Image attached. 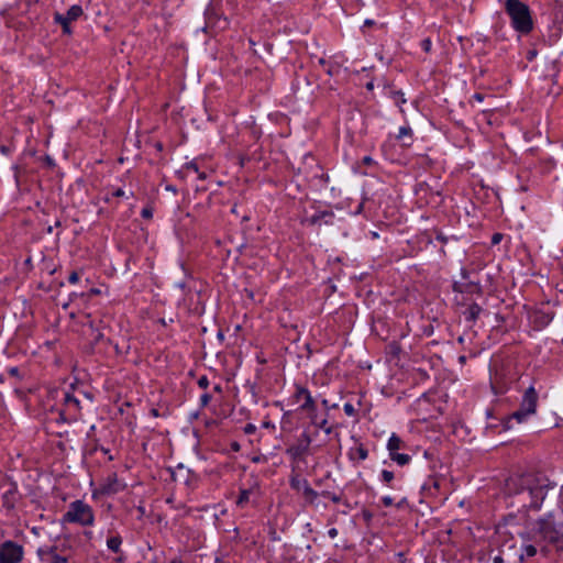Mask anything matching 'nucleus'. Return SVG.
Listing matches in <instances>:
<instances>
[{
  "label": "nucleus",
  "instance_id": "39448f33",
  "mask_svg": "<svg viewBox=\"0 0 563 563\" xmlns=\"http://www.w3.org/2000/svg\"><path fill=\"white\" fill-rule=\"evenodd\" d=\"M538 533L539 536L554 544L558 549H563V528H558L553 522L549 520H541L539 523Z\"/></svg>",
  "mask_w": 563,
  "mask_h": 563
},
{
  "label": "nucleus",
  "instance_id": "393cba45",
  "mask_svg": "<svg viewBox=\"0 0 563 563\" xmlns=\"http://www.w3.org/2000/svg\"><path fill=\"white\" fill-rule=\"evenodd\" d=\"M523 551H525V554L527 556L531 558V556L536 555L537 548L534 545H532V544H528V545L525 547Z\"/></svg>",
  "mask_w": 563,
  "mask_h": 563
},
{
  "label": "nucleus",
  "instance_id": "c85d7f7f",
  "mask_svg": "<svg viewBox=\"0 0 563 563\" xmlns=\"http://www.w3.org/2000/svg\"><path fill=\"white\" fill-rule=\"evenodd\" d=\"M291 486L300 492H302V481L298 478L291 479Z\"/></svg>",
  "mask_w": 563,
  "mask_h": 563
},
{
  "label": "nucleus",
  "instance_id": "f8f14e48",
  "mask_svg": "<svg viewBox=\"0 0 563 563\" xmlns=\"http://www.w3.org/2000/svg\"><path fill=\"white\" fill-rule=\"evenodd\" d=\"M405 448V442L396 434L393 433L387 442V449L389 451V456L397 453L398 450Z\"/></svg>",
  "mask_w": 563,
  "mask_h": 563
},
{
  "label": "nucleus",
  "instance_id": "5701e85b",
  "mask_svg": "<svg viewBox=\"0 0 563 563\" xmlns=\"http://www.w3.org/2000/svg\"><path fill=\"white\" fill-rule=\"evenodd\" d=\"M313 423H314L318 428L322 429L327 434H330V433L332 432V427L328 426V421H327V419H323V420H322V421H320V422H316V421H313Z\"/></svg>",
  "mask_w": 563,
  "mask_h": 563
},
{
  "label": "nucleus",
  "instance_id": "c9c22d12",
  "mask_svg": "<svg viewBox=\"0 0 563 563\" xmlns=\"http://www.w3.org/2000/svg\"><path fill=\"white\" fill-rule=\"evenodd\" d=\"M69 283L76 284L79 280V275L77 272H73L68 277Z\"/></svg>",
  "mask_w": 563,
  "mask_h": 563
},
{
  "label": "nucleus",
  "instance_id": "2f4dec72",
  "mask_svg": "<svg viewBox=\"0 0 563 563\" xmlns=\"http://www.w3.org/2000/svg\"><path fill=\"white\" fill-rule=\"evenodd\" d=\"M211 396L209 394H203L200 397L201 406L206 407L210 402Z\"/></svg>",
  "mask_w": 563,
  "mask_h": 563
},
{
  "label": "nucleus",
  "instance_id": "a19ab883",
  "mask_svg": "<svg viewBox=\"0 0 563 563\" xmlns=\"http://www.w3.org/2000/svg\"><path fill=\"white\" fill-rule=\"evenodd\" d=\"M328 534L330 538H335L338 536V530L335 528H331L329 531H328Z\"/></svg>",
  "mask_w": 563,
  "mask_h": 563
},
{
  "label": "nucleus",
  "instance_id": "37998d69",
  "mask_svg": "<svg viewBox=\"0 0 563 563\" xmlns=\"http://www.w3.org/2000/svg\"><path fill=\"white\" fill-rule=\"evenodd\" d=\"M113 196H115V197H122V196H124V191H123L121 188H119V189H117V190L113 192Z\"/></svg>",
  "mask_w": 563,
  "mask_h": 563
},
{
  "label": "nucleus",
  "instance_id": "9b49d317",
  "mask_svg": "<svg viewBox=\"0 0 563 563\" xmlns=\"http://www.w3.org/2000/svg\"><path fill=\"white\" fill-rule=\"evenodd\" d=\"M123 488H124V485L118 481L115 475H113L112 477H109L108 482L102 486V493L112 495V494L119 493Z\"/></svg>",
  "mask_w": 563,
  "mask_h": 563
},
{
  "label": "nucleus",
  "instance_id": "49530a36",
  "mask_svg": "<svg viewBox=\"0 0 563 563\" xmlns=\"http://www.w3.org/2000/svg\"><path fill=\"white\" fill-rule=\"evenodd\" d=\"M366 88H367L368 90H373V89H374V84H373L372 81H371V82H367V84H366Z\"/></svg>",
  "mask_w": 563,
  "mask_h": 563
},
{
  "label": "nucleus",
  "instance_id": "4d7b16f0",
  "mask_svg": "<svg viewBox=\"0 0 563 563\" xmlns=\"http://www.w3.org/2000/svg\"><path fill=\"white\" fill-rule=\"evenodd\" d=\"M561 495H562V497H563V486H562Z\"/></svg>",
  "mask_w": 563,
  "mask_h": 563
},
{
  "label": "nucleus",
  "instance_id": "6e6552de",
  "mask_svg": "<svg viewBox=\"0 0 563 563\" xmlns=\"http://www.w3.org/2000/svg\"><path fill=\"white\" fill-rule=\"evenodd\" d=\"M82 14V9L80 5H71L66 14L57 13L55 15V21L63 26L64 33H70V22L77 20Z\"/></svg>",
  "mask_w": 563,
  "mask_h": 563
},
{
  "label": "nucleus",
  "instance_id": "412c9836",
  "mask_svg": "<svg viewBox=\"0 0 563 563\" xmlns=\"http://www.w3.org/2000/svg\"><path fill=\"white\" fill-rule=\"evenodd\" d=\"M52 555V563H68L67 559L56 553V548L53 547L48 552Z\"/></svg>",
  "mask_w": 563,
  "mask_h": 563
},
{
  "label": "nucleus",
  "instance_id": "9d476101",
  "mask_svg": "<svg viewBox=\"0 0 563 563\" xmlns=\"http://www.w3.org/2000/svg\"><path fill=\"white\" fill-rule=\"evenodd\" d=\"M2 487L5 488L1 496L2 506L7 509H12L16 501L18 487L14 483L9 482L8 479H3Z\"/></svg>",
  "mask_w": 563,
  "mask_h": 563
},
{
  "label": "nucleus",
  "instance_id": "2eb2a0df",
  "mask_svg": "<svg viewBox=\"0 0 563 563\" xmlns=\"http://www.w3.org/2000/svg\"><path fill=\"white\" fill-rule=\"evenodd\" d=\"M64 404L66 406V411H70L71 409L77 410L79 408V399L74 395L65 393Z\"/></svg>",
  "mask_w": 563,
  "mask_h": 563
},
{
  "label": "nucleus",
  "instance_id": "f704fd0d",
  "mask_svg": "<svg viewBox=\"0 0 563 563\" xmlns=\"http://www.w3.org/2000/svg\"><path fill=\"white\" fill-rule=\"evenodd\" d=\"M382 503L385 507H390L394 504V500L390 496H385L382 498Z\"/></svg>",
  "mask_w": 563,
  "mask_h": 563
},
{
  "label": "nucleus",
  "instance_id": "4468645a",
  "mask_svg": "<svg viewBox=\"0 0 563 563\" xmlns=\"http://www.w3.org/2000/svg\"><path fill=\"white\" fill-rule=\"evenodd\" d=\"M482 312V308L477 303H472L468 306V308L465 311V318L468 321H475L479 313Z\"/></svg>",
  "mask_w": 563,
  "mask_h": 563
},
{
  "label": "nucleus",
  "instance_id": "423d86ee",
  "mask_svg": "<svg viewBox=\"0 0 563 563\" xmlns=\"http://www.w3.org/2000/svg\"><path fill=\"white\" fill-rule=\"evenodd\" d=\"M23 558V548L13 541L0 545V563H19Z\"/></svg>",
  "mask_w": 563,
  "mask_h": 563
},
{
  "label": "nucleus",
  "instance_id": "09e8293b",
  "mask_svg": "<svg viewBox=\"0 0 563 563\" xmlns=\"http://www.w3.org/2000/svg\"><path fill=\"white\" fill-rule=\"evenodd\" d=\"M364 163L365 164H371L372 163V158L368 157V156L364 157Z\"/></svg>",
  "mask_w": 563,
  "mask_h": 563
},
{
  "label": "nucleus",
  "instance_id": "e433bc0d",
  "mask_svg": "<svg viewBox=\"0 0 563 563\" xmlns=\"http://www.w3.org/2000/svg\"><path fill=\"white\" fill-rule=\"evenodd\" d=\"M186 169H187V170H192V172H195V173H199V170H198V166H197V164H196V163H194V162L188 163V164L186 165Z\"/></svg>",
  "mask_w": 563,
  "mask_h": 563
},
{
  "label": "nucleus",
  "instance_id": "a18cd8bd",
  "mask_svg": "<svg viewBox=\"0 0 563 563\" xmlns=\"http://www.w3.org/2000/svg\"><path fill=\"white\" fill-rule=\"evenodd\" d=\"M330 498H331V500H332L333 503H338V501H339V498H338V496H336L335 494L330 495Z\"/></svg>",
  "mask_w": 563,
  "mask_h": 563
},
{
  "label": "nucleus",
  "instance_id": "6e6d98bb",
  "mask_svg": "<svg viewBox=\"0 0 563 563\" xmlns=\"http://www.w3.org/2000/svg\"><path fill=\"white\" fill-rule=\"evenodd\" d=\"M170 563H181L179 560H173Z\"/></svg>",
  "mask_w": 563,
  "mask_h": 563
},
{
  "label": "nucleus",
  "instance_id": "cd10ccee",
  "mask_svg": "<svg viewBox=\"0 0 563 563\" xmlns=\"http://www.w3.org/2000/svg\"><path fill=\"white\" fill-rule=\"evenodd\" d=\"M411 129L408 126H401L399 129L398 139H402L404 136L410 135Z\"/></svg>",
  "mask_w": 563,
  "mask_h": 563
},
{
  "label": "nucleus",
  "instance_id": "de8ad7c7",
  "mask_svg": "<svg viewBox=\"0 0 563 563\" xmlns=\"http://www.w3.org/2000/svg\"><path fill=\"white\" fill-rule=\"evenodd\" d=\"M494 563H503V559L500 556H496L494 559Z\"/></svg>",
  "mask_w": 563,
  "mask_h": 563
},
{
  "label": "nucleus",
  "instance_id": "7ed1b4c3",
  "mask_svg": "<svg viewBox=\"0 0 563 563\" xmlns=\"http://www.w3.org/2000/svg\"><path fill=\"white\" fill-rule=\"evenodd\" d=\"M63 522L77 523L90 527L95 522V514L88 504L82 500H75L68 505L67 511L63 515Z\"/></svg>",
  "mask_w": 563,
  "mask_h": 563
},
{
  "label": "nucleus",
  "instance_id": "dca6fc26",
  "mask_svg": "<svg viewBox=\"0 0 563 563\" xmlns=\"http://www.w3.org/2000/svg\"><path fill=\"white\" fill-rule=\"evenodd\" d=\"M122 539L119 534L112 536L107 540V547L110 551L118 553L121 550Z\"/></svg>",
  "mask_w": 563,
  "mask_h": 563
},
{
  "label": "nucleus",
  "instance_id": "c03bdc74",
  "mask_svg": "<svg viewBox=\"0 0 563 563\" xmlns=\"http://www.w3.org/2000/svg\"><path fill=\"white\" fill-rule=\"evenodd\" d=\"M58 420H62V421H66V420H67V418L65 417V412H64V411H60V412H59V418H58Z\"/></svg>",
  "mask_w": 563,
  "mask_h": 563
},
{
  "label": "nucleus",
  "instance_id": "ea45409f",
  "mask_svg": "<svg viewBox=\"0 0 563 563\" xmlns=\"http://www.w3.org/2000/svg\"><path fill=\"white\" fill-rule=\"evenodd\" d=\"M8 372H9V374L11 376H18L19 375V368L18 367H11V368H9Z\"/></svg>",
  "mask_w": 563,
  "mask_h": 563
},
{
  "label": "nucleus",
  "instance_id": "ddd939ff",
  "mask_svg": "<svg viewBox=\"0 0 563 563\" xmlns=\"http://www.w3.org/2000/svg\"><path fill=\"white\" fill-rule=\"evenodd\" d=\"M301 493H302L305 499L310 504H312L318 497V493L311 488V486L309 485V483L306 479H302V492Z\"/></svg>",
  "mask_w": 563,
  "mask_h": 563
},
{
  "label": "nucleus",
  "instance_id": "c756f323",
  "mask_svg": "<svg viewBox=\"0 0 563 563\" xmlns=\"http://www.w3.org/2000/svg\"><path fill=\"white\" fill-rule=\"evenodd\" d=\"M421 46H422L424 52L429 53L431 51V41H430V38H424L421 42Z\"/></svg>",
  "mask_w": 563,
  "mask_h": 563
},
{
  "label": "nucleus",
  "instance_id": "58836bf2",
  "mask_svg": "<svg viewBox=\"0 0 563 563\" xmlns=\"http://www.w3.org/2000/svg\"><path fill=\"white\" fill-rule=\"evenodd\" d=\"M472 100H475L477 102H482L484 100V95H482L479 92H476L475 95H473Z\"/></svg>",
  "mask_w": 563,
  "mask_h": 563
},
{
  "label": "nucleus",
  "instance_id": "603ef678",
  "mask_svg": "<svg viewBox=\"0 0 563 563\" xmlns=\"http://www.w3.org/2000/svg\"><path fill=\"white\" fill-rule=\"evenodd\" d=\"M197 174L199 175V178H200V179H205V178H206L205 173H197Z\"/></svg>",
  "mask_w": 563,
  "mask_h": 563
},
{
  "label": "nucleus",
  "instance_id": "f03ea898",
  "mask_svg": "<svg viewBox=\"0 0 563 563\" xmlns=\"http://www.w3.org/2000/svg\"><path fill=\"white\" fill-rule=\"evenodd\" d=\"M505 10L511 20L512 27L528 34L533 29V21L529 7L520 0H506Z\"/></svg>",
  "mask_w": 563,
  "mask_h": 563
},
{
  "label": "nucleus",
  "instance_id": "473e14b6",
  "mask_svg": "<svg viewBox=\"0 0 563 563\" xmlns=\"http://www.w3.org/2000/svg\"><path fill=\"white\" fill-rule=\"evenodd\" d=\"M142 217L145 219H151L153 217V211L151 208H144L141 212Z\"/></svg>",
  "mask_w": 563,
  "mask_h": 563
},
{
  "label": "nucleus",
  "instance_id": "7c9ffc66",
  "mask_svg": "<svg viewBox=\"0 0 563 563\" xmlns=\"http://www.w3.org/2000/svg\"><path fill=\"white\" fill-rule=\"evenodd\" d=\"M198 385L199 387L201 388H207L209 386V380L206 376H201L199 379H198Z\"/></svg>",
  "mask_w": 563,
  "mask_h": 563
},
{
  "label": "nucleus",
  "instance_id": "b1692460",
  "mask_svg": "<svg viewBox=\"0 0 563 563\" xmlns=\"http://www.w3.org/2000/svg\"><path fill=\"white\" fill-rule=\"evenodd\" d=\"M382 478L385 483H390L394 479V473L387 470H383Z\"/></svg>",
  "mask_w": 563,
  "mask_h": 563
},
{
  "label": "nucleus",
  "instance_id": "5fc2aeb1",
  "mask_svg": "<svg viewBox=\"0 0 563 563\" xmlns=\"http://www.w3.org/2000/svg\"><path fill=\"white\" fill-rule=\"evenodd\" d=\"M214 390H216V391H220V390H221L220 386H216V387H214Z\"/></svg>",
  "mask_w": 563,
  "mask_h": 563
},
{
  "label": "nucleus",
  "instance_id": "20e7f679",
  "mask_svg": "<svg viewBox=\"0 0 563 563\" xmlns=\"http://www.w3.org/2000/svg\"><path fill=\"white\" fill-rule=\"evenodd\" d=\"M537 404L538 394L534 387L530 386L522 396L520 408L511 415V418L516 419L519 423L523 422L529 416L536 413Z\"/></svg>",
  "mask_w": 563,
  "mask_h": 563
},
{
  "label": "nucleus",
  "instance_id": "1a4fd4ad",
  "mask_svg": "<svg viewBox=\"0 0 563 563\" xmlns=\"http://www.w3.org/2000/svg\"><path fill=\"white\" fill-rule=\"evenodd\" d=\"M294 397L298 401L301 399L303 400V404L300 406L301 410L307 411L310 415H312L316 411V408H317L316 401L313 400V398L311 397V395L307 388L297 385Z\"/></svg>",
  "mask_w": 563,
  "mask_h": 563
},
{
  "label": "nucleus",
  "instance_id": "6ab92c4d",
  "mask_svg": "<svg viewBox=\"0 0 563 563\" xmlns=\"http://www.w3.org/2000/svg\"><path fill=\"white\" fill-rule=\"evenodd\" d=\"M86 318H87V319H90V316H89V314H87V316H86ZM87 324L89 325V329H90V331H91L92 341H93L95 343H98V342L103 338V334H102L98 329H96V328L93 327L92 321L88 320Z\"/></svg>",
  "mask_w": 563,
  "mask_h": 563
},
{
  "label": "nucleus",
  "instance_id": "8fccbe9b",
  "mask_svg": "<svg viewBox=\"0 0 563 563\" xmlns=\"http://www.w3.org/2000/svg\"><path fill=\"white\" fill-rule=\"evenodd\" d=\"M232 449H233L234 451H239L240 445L235 442V443H233V444H232Z\"/></svg>",
  "mask_w": 563,
  "mask_h": 563
},
{
  "label": "nucleus",
  "instance_id": "72a5a7b5",
  "mask_svg": "<svg viewBox=\"0 0 563 563\" xmlns=\"http://www.w3.org/2000/svg\"><path fill=\"white\" fill-rule=\"evenodd\" d=\"M256 431V427L252 423H247L245 427H244V432L246 434H252Z\"/></svg>",
  "mask_w": 563,
  "mask_h": 563
},
{
  "label": "nucleus",
  "instance_id": "0eeeda50",
  "mask_svg": "<svg viewBox=\"0 0 563 563\" xmlns=\"http://www.w3.org/2000/svg\"><path fill=\"white\" fill-rule=\"evenodd\" d=\"M311 444V438L308 433L303 432L297 440V442L292 445H290L286 450V454L292 460V461H299L305 455L308 454L309 448Z\"/></svg>",
  "mask_w": 563,
  "mask_h": 563
},
{
  "label": "nucleus",
  "instance_id": "f257e3e1",
  "mask_svg": "<svg viewBox=\"0 0 563 563\" xmlns=\"http://www.w3.org/2000/svg\"><path fill=\"white\" fill-rule=\"evenodd\" d=\"M551 488L549 478L540 473L514 475L505 483V492L514 498L512 504L527 510H539Z\"/></svg>",
  "mask_w": 563,
  "mask_h": 563
},
{
  "label": "nucleus",
  "instance_id": "79ce46f5",
  "mask_svg": "<svg viewBox=\"0 0 563 563\" xmlns=\"http://www.w3.org/2000/svg\"><path fill=\"white\" fill-rule=\"evenodd\" d=\"M374 24H375L374 20L367 19V20L364 21V26L365 27L373 26Z\"/></svg>",
  "mask_w": 563,
  "mask_h": 563
},
{
  "label": "nucleus",
  "instance_id": "4be33fe9",
  "mask_svg": "<svg viewBox=\"0 0 563 563\" xmlns=\"http://www.w3.org/2000/svg\"><path fill=\"white\" fill-rule=\"evenodd\" d=\"M391 97L395 100V103L401 108V104L406 102L404 98V93L401 91H393Z\"/></svg>",
  "mask_w": 563,
  "mask_h": 563
},
{
  "label": "nucleus",
  "instance_id": "aec40b11",
  "mask_svg": "<svg viewBox=\"0 0 563 563\" xmlns=\"http://www.w3.org/2000/svg\"><path fill=\"white\" fill-rule=\"evenodd\" d=\"M250 495H251L250 489L241 490L240 496L236 500V505L240 507H243L250 500Z\"/></svg>",
  "mask_w": 563,
  "mask_h": 563
},
{
  "label": "nucleus",
  "instance_id": "4c0bfd02",
  "mask_svg": "<svg viewBox=\"0 0 563 563\" xmlns=\"http://www.w3.org/2000/svg\"><path fill=\"white\" fill-rule=\"evenodd\" d=\"M501 238H503V235H501L500 233H495V234L493 235V238H492V243H493V244H497V243H499V242H500V240H501Z\"/></svg>",
  "mask_w": 563,
  "mask_h": 563
},
{
  "label": "nucleus",
  "instance_id": "a211bd4d",
  "mask_svg": "<svg viewBox=\"0 0 563 563\" xmlns=\"http://www.w3.org/2000/svg\"><path fill=\"white\" fill-rule=\"evenodd\" d=\"M390 459L401 466L407 465L411 461L410 455L398 452L393 454Z\"/></svg>",
  "mask_w": 563,
  "mask_h": 563
},
{
  "label": "nucleus",
  "instance_id": "bb28decb",
  "mask_svg": "<svg viewBox=\"0 0 563 563\" xmlns=\"http://www.w3.org/2000/svg\"><path fill=\"white\" fill-rule=\"evenodd\" d=\"M343 410L347 416H355L356 412L354 406L350 402L344 404Z\"/></svg>",
  "mask_w": 563,
  "mask_h": 563
},
{
  "label": "nucleus",
  "instance_id": "3c124183",
  "mask_svg": "<svg viewBox=\"0 0 563 563\" xmlns=\"http://www.w3.org/2000/svg\"><path fill=\"white\" fill-rule=\"evenodd\" d=\"M327 73H328L329 75H333L334 70H333V68H332V67H329V68L327 69Z\"/></svg>",
  "mask_w": 563,
  "mask_h": 563
},
{
  "label": "nucleus",
  "instance_id": "a878e982",
  "mask_svg": "<svg viewBox=\"0 0 563 563\" xmlns=\"http://www.w3.org/2000/svg\"><path fill=\"white\" fill-rule=\"evenodd\" d=\"M356 454L360 460H365L368 456L367 450L362 445L356 449Z\"/></svg>",
  "mask_w": 563,
  "mask_h": 563
},
{
  "label": "nucleus",
  "instance_id": "864d4df0",
  "mask_svg": "<svg viewBox=\"0 0 563 563\" xmlns=\"http://www.w3.org/2000/svg\"><path fill=\"white\" fill-rule=\"evenodd\" d=\"M460 361H461L462 363H464V362H465V356H461V357H460Z\"/></svg>",
  "mask_w": 563,
  "mask_h": 563
},
{
  "label": "nucleus",
  "instance_id": "f3484780",
  "mask_svg": "<svg viewBox=\"0 0 563 563\" xmlns=\"http://www.w3.org/2000/svg\"><path fill=\"white\" fill-rule=\"evenodd\" d=\"M327 218L332 219L333 218V213L332 212H328V211L316 213V214H313L310 218V223L311 224H319L322 219H327ZM324 223H329V220H324Z\"/></svg>",
  "mask_w": 563,
  "mask_h": 563
}]
</instances>
